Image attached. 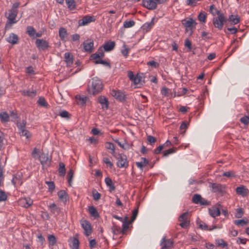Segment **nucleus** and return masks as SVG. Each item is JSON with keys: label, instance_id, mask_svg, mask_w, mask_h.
<instances>
[{"label": "nucleus", "instance_id": "obj_1", "mask_svg": "<svg viewBox=\"0 0 249 249\" xmlns=\"http://www.w3.org/2000/svg\"><path fill=\"white\" fill-rule=\"evenodd\" d=\"M103 84L101 79L98 77H93L91 79V88L89 92L93 95H96L102 91Z\"/></svg>", "mask_w": 249, "mask_h": 249}, {"label": "nucleus", "instance_id": "obj_2", "mask_svg": "<svg viewBox=\"0 0 249 249\" xmlns=\"http://www.w3.org/2000/svg\"><path fill=\"white\" fill-rule=\"evenodd\" d=\"M215 10L216 14L218 16L213 18V24L215 28L221 30L227 20L223 13H221L220 11L217 10L216 9H215Z\"/></svg>", "mask_w": 249, "mask_h": 249}, {"label": "nucleus", "instance_id": "obj_3", "mask_svg": "<svg viewBox=\"0 0 249 249\" xmlns=\"http://www.w3.org/2000/svg\"><path fill=\"white\" fill-rule=\"evenodd\" d=\"M117 159V165L120 168H126L128 166V162L126 156L124 155L119 154L116 156Z\"/></svg>", "mask_w": 249, "mask_h": 249}, {"label": "nucleus", "instance_id": "obj_4", "mask_svg": "<svg viewBox=\"0 0 249 249\" xmlns=\"http://www.w3.org/2000/svg\"><path fill=\"white\" fill-rule=\"evenodd\" d=\"M18 14V11L15 10H11L9 12L8 17V22L6 23L5 28L10 27L12 24L17 22L16 18Z\"/></svg>", "mask_w": 249, "mask_h": 249}, {"label": "nucleus", "instance_id": "obj_5", "mask_svg": "<svg viewBox=\"0 0 249 249\" xmlns=\"http://www.w3.org/2000/svg\"><path fill=\"white\" fill-rule=\"evenodd\" d=\"M188 215L189 213L188 212H185L178 218V221L181 222L179 225L183 228H187L190 224Z\"/></svg>", "mask_w": 249, "mask_h": 249}, {"label": "nucleus", "instance_id": "obj_6", "mask_svg": "<svg viewBox=\"0 0 249 249\" xmlns=\"http://www.w3.org/2000/svg\"><path fill=\"white\" fill-rule=\"evenodd\" d=\"M174 241L172 239H166V237L164 236L161 241L160 245L161 246V249H171L174 246Z\"/></svg>", "mask_w": 249, "mask_h": 249}, {"label": "nucleus", "instance_id": "obj_7", "mask_svg": "<svg viewBox=\"0 0 249 249\" xmlns=\"http://www.w3.org/2000/svg\"><path fill=\"white\" fill-rule=\"evenodd\" d=\"M82 227L84 230V234L88 236L92 232V227L90 223L87 220H83L80 221Z\"/></svg>", "mask_w": 249, "mask_h": 249}, {"label": "nucleus", "instance_id": "obj_8", "mask_svg": "<svg viewBox=\"0 0 249 249\" xmlns=\"http://www.w3.org/2000/svg\"><path fill=\"white\" fill-rule=\"evenodd\" d=\"M36 47L40 50H46L50 47L49 42L43 39H37L36 41Z\"/></svg>", "mask_w": 249, "mask_h": 249}, {"label": "nucleus", "instance_id": "obj_9", "mask_svg": "<svg viewBox=\"0 0 249 249\" xmlns=\"http://www.w3.org/2000/svg\"><path fill=\"white\" fill-rule=\"evenodd\" d=\"M182 24L187 29H189L192 30L196 28V26L197 23L196 21L192 18H190L188 19H184L182 21Z\"/></svg>", "mask_w": 249, "mask_h": 249}, {"label": "nucleus", "instance_id": "obj_10", "mask_svg": "<svg viewBox=\"0 0 249 249\" xmlns=\"http://www.w3.org/2000/svg\"><path fill=\"white\" fill-rule=\"evenodd\" d=\"M95 18L90 16H85L81 19L78 20V25L79 26H85L91 22H94Z\"/></svg>", "mask_w": 249, "mask_h": 249}, {"label": "nucleus", "instance_id": "obj_11", "mask_svg": "<svg viewBox=\"0 0 249 249\" xmlns=\"http://www.w3.org/2000/svg\"><path fill=\"white\" fill-rule=\"evenodd\" d=\"M110 94L116 99L123 102L125 100V95L120 90L112 89L110 91Z\"/></svg>", "mask_w": 249, "mask_h": 249}, {"label": "nucleus", "instance_id": "obj_12", "mask_svg": "<svg viewBox=\"0 0 249 249\" xmlns=\"http://www.w3.org/2000/svg\"><path fill=\"white\" fill-rule=\"evenodd\" d=\"M127 76L135 85H137L140 83L141 77L138 74L134 75L132 71H127Z\"/></svg>", "mask_w": 249, "mask_h": 249}, {"label": "nucleus", "instance_id": "obj_13", "mask_svg": "<svg viewBox=\"0 0 249 249\" xmlns=\"http://www.w3.org/2000/svg\"><path fill=\"white\" fill-rule=\"evenodd\" d=\"M143 6L149 10L155 9L156 7V2L154 0H142Z\"/></svg>", "mask_w": 249, "mask_h": 249}, {"label": "nucleus", "instance_id": "obj_14", "mask_svg": "<svg viewBox=\"0 0 249 249\" xmlns=\"http://www.w3.org/2000/svg\"><path fill=\"white\" fill-rule=\"evenodd\" d=\"M236 193L243 197H246L249 194V190L245 186L241 185L236 188Z\"/></svg>", "mask_w": 249, "mask_h": 249}, {"label": "nucleus", "instance_id": "obj_15", "mask_svg": "<svg viewBox=\"0 0 249 249\" xmlns=\"http://www.w3.org/2000/svg\"><path fill=\"white\" fill-rule=\"evenodd\" d=\"M84 49L85 52L91 53L93 50L94 43L91 40H87L83 42Z\"/></svg>", "mask_w": 249, "mask_h": 249}, {"label": "nucleus", "instance_id": "obj_16", "mask_svg": "<svg viewBox=\"0 0 249 249\" xmlns=\"http://www.w3.org/2000/svg\"><path fill=\"white\" fill-rule=\"evenodd\" d=\"M19 202L20 205H21L22 206L27 208L33 204V201L29 197H25L21 198L19 200Z\"/></svg>", "mask_w": 249, "mask_h": 249}, {"label": "nucleus", "instance_id": "obj_17", "mask_svg": "<svg viewBox=\"0 0 249 249\" xmlns=\"http://www.w3.org/2000/svg\"><path fill=\"white\" fill-rule=\"evenodd\" d=\"M104 51L102 48H100L95 53L90 56V59L96 60L104 57Z\"/></svg>", "mask_w": 249, "mask_h": 249}, {"label": "nucleus", "instance_id": "obj_18", "mask_svg": "<svg viewBox=\"0 0 249 249\" xmlns=\"http://www.w3.org/2000/svg\"><path fill=\"white\" fill-rule=\"evenodd\" d=\"M98 102L101 105L103 108H108V101L107 98L104 96H100L98 97Z\"/></svg>", "mask_w": 249, "mask_h": 249}, {"label": "nucleus", "instance_id": "obj_19", "mask_svg": "<svg viewBox=\"0 0 249 249\" xmlns=\"http://www.w3.org/2000/svg\"><path fill=\"white\" fill-rule=\"evenodd\" d=\"M115 43L114 41H107L103 46L105 51L109 52L113 50L115 47Z\"/></svg>", "mask_w": 249, "mask_h": 249}, {"label": "nucleus", "instance_id": "obj_20", "mask_svg": "<svg viewBox=\"0 0 249 249\" xmlns=\"http://www.w3.org/2000/svg\"><path fill=\"white\" fill-rule=\"evenodd\" d=\"M209 213L210 215L213 217L219 216L220 214V211L219 208L216 207H213L209 209Z\"/></svg>", "mask_w": 249, "mask_h": 249}, {"label": "nucleus", "instance_id": "obj_21", "mask_svg": "<svg viewBox=\"0 0 249 249\" xmlns=\"http://www.w3.org/2000/svg\"><path fill=\"white\" fill-rule=\"evenodd\" d=\"M154 18H153L150 22L143 24L142 27V29L145 32L149 31L154 25Z\"/></svg>", "mask_w": 249, "mask_h": 249}, {"label": "nucleus", "instance_id": "obj_22", "mask_svg": "<svg viewBox=\"0 0 249 249\" xmlns=\"http://www.w3.org/2000/svg\"><path fill=\"white\" fill-rule=\"evenodd\" d=\"M18 36L13 33L10 34L9 37L7 38V41L12 44L18 43Z\"/></svg>", "mask_w": 249, "mask_h": 249}, {"label": "nucleus", "instance_id": "obj_23", "mask_svg": "<svg viewBox=\"0 0 249 249\" xmlns=\"http://www.w3.org/2000/svg\"><path fill=\"white\" fill-rule=\"evenodd\" d=\"M65 61L67 66H70L73 63V56L70 53H65L64 54Z\"/></svg>", "mask_w": 249, "mask_h": 249}, {"label": "nucleus", "instance_id": "obj_24", "mask_svg": "<svg viewBox=\"0 0 249 249\" xmlns=\"http://www.w3.org/2000/svg\"><path fill=\"white\" fill-rule=\"evenodd\" d=\"M21 94L24 96H28L31 98H34L36 94V90L30 91L29 90H24L21 91Z\"/></svg>", "mask_w": 249, "mask_h": 249}, {"label": "nucleus", "instance_id": "obj_25", "mask_svg": "<svg viewBox=\"0 0 249 249\" xmlns=\"http://www.w3.org/2000/svg\"><path fill=\"white\" fill-rule=\"evenodd\" d=\"M49 208L51 212L53 214L58 215L60 212V208L58 207L54 203H52L49 205Z\"/></svg>", "mask_w": 249, "mask_h": 249}, {"label": "nucleus", "instance_id": "obj_26", "mask_svg": "<svg viewBox=\"0 0 249 249\" xmlns=\"http://www.w3.org/2000/svg\"><path fill=\"white\" fill-rule=\"evenodd\" d=\"M213 191L214 192L221 193L223 191L224 187L223 186L218 183H213L211 185Z\"/></svg>", "mask_w": 249, "mask_h": 249}, {"label": "nucleus", "instance_id": "obj_27", "mask_svg": "<svg viewBox=\"0 0 249 249\" xmlns=\"http://www.w3.org/2000/svg\"><path fill=\"white\" fill-rule=\"evenodd\" d=\"M228 20L231 22V24L235 25L240 22V18L237 15H231L229 16Z\"/></svg>", "mask_w": 249, "mask_h": 249}, {"label": "nucleus", "instance_id": "obj_28", "mask_svg": "<svg viewBox=\"0 0 249 249\" xmlns=\"http://www.w3.org/2000/svg\"><path fill=\"white\" fill-rule=\"evenodd\" d=\"M142 161L140 162H137L136 163V165H137V167L140 168L141 170H142L143 167L145 166H146L148 163V160L145 158H141Z\"/></svg>", "mask_w": 249, "mask_h": 249}, {"label": "nucleus", "instance_id": "obj_29", "mask_svg": "<svg viewBox=\"0 0 249 249\" xmlns=\"http://www.w3.org/2000/svg\"><path fill=\"white\" fill-rule=\"evenodd\" d=\"M89 212L91 216L94 218L99 217V214L97 209L93 206H91L89 207Z\"/></svg>", "mask_w": 249, "mask_h": 249}, {"label": "nucleus", "instance_id": "obj_30", "mask_svg": "<svg viewBox=\"0 0 249 249\" xmlns=\"http://www.w3.org/2000/svg\"><path fill=\"white\" fill-rule=\"evenodd\" d=\"M105 181L107 186L109 187V190L110 192H111L115 190V186L110 178L108 177L106 178L105 179Z\"/></svg>", "mask_w": 249, "mask_h": 249}, {"label": "nucleus", "instance_id": "obj_31", "mask_svg": "<svg viewBox=\"0 0 249 249\" xmlns=\"http://www.w3.org/2000/svg\"><path fill=\"white\" fill-rule=\"evenodd\" d=\"M59 198L63 202L65 203L68 200L67 194L64 190H61L57 193Z\"/></svg>", "mask_w": 249, "mask_h": 249}, {"label": "nucleus", "instance_id": "obj_32", "mask_svg": "<svg viewBox=\"0 0 249 249\" xmlns=\"http://www.w3.org/2000/svg\"><path fill=\"white\" fill-rule=\"evenodd\" d=\"M48 159V155L44 153H41L39 157V160L43 165L47 163Z\"/></svg>", "mask_w": 249, "mask_h": 249}, {"label": "nucleus", "instance_id": "obj_33", "mask_svg": "<svg viewBox=\"0 0 249 249\" xmlns=\"http://www.w3.org/2000/svg\"><path fill=\"white\" fill-rule=\"evenodd\" d=\"M38 106L44 107L45 108H49V105L47 103V102L45 100V99L44 97H40L39 98L37 102Z\"/></svg>", "mask_w": 249, "mask_h": 249}, {"label": "nucleus", "instance_id": "obj_34", "mask_svg": "<svg viewBox=\"0 0 249 249\" xmlns=\"http://www.w3.org/2000/svg\"><path fill=\"white\" fill-rule=\"evenodd\" d=\"M75 99L77 104L83 105L87 101V97L84 96H81L80 95H77L75 96Z\"/></svg>", "mask_w": 249, "mask_h": 249}, {"label": "nucleus", "instance_id": "obj_35", "mask_svg": "<svg viewBox=\"0 0 249 249\" xmlns=\"http://www.w3.org/2000/svg\"><path fill=\"white\" fill-rule=\"evenodd\" d=\"M112 232L114 234H119L121 233H123V231L120 226H118L114 223H113V226L111 228Z\"/></svg>", "mask_w": 249, "mask_h": 249}, {"label": "nucleus", "instance_id": "obj_36", "mask_svg": "<svg viewBox=\"0 0 249 249\" xmlns=\"http://www.w3.org/2000/svg\"><path fill=\"white\" fill-rule=\"evenodd\" d=\"M123 225H122V230L123 231V233H124L125 232L127 231L129 227V225L131 223V221L128 220L127 217H125L124 218V220L122 222Z\"/></svg>", "mask_w": 249, "mask_h": 249}, {"label": "nucleus", "instance_id": "obj_37", "mask_svg": "<svg viewBox=\"0 0 249 249\" xmlns=\"http://www.w3.org/2000/svg\"><path fill=\"white\" fill-rule=\"evenodd\" d=\"M59 36L61 40L65 39L68 36V33L66 29L63 27H61L59 30Z\"/></svg>", "mask_w": 249, "mask_h": 249}, {"label": "nucleus", "instance_id": "obj_38", "mask_svg": "<svg viewBox=\"0 0 249 249\" xmlns=\"http://www.w3.org/2000/svg\"><path fill=\"white\" fill-rule=\"evenodd\" d=\"M130 49L125 44H124L123 45L122 49L121 50V52L123 55L125 57L127 58L128 56V53L130 52Z\"/></svg>", "mask_w": 249, "mask_h": 249}, {"label": "nucleus", "instance_id": "obj_39", "mask_svg": "<svg viewBox=\"0 0 249 249\" xmlns=\"http://www.w3.org/2000/svg\"><path fill=\"white\" fill-rule=\"evenodd\" d=\"M0 119L2 123H6L9 120V116L6 112H2L0 113Z\"/></svg>", "mask_w": 249, "mask_h": 249}, {"label": "nucleus", "instance_id": "obj_40", "mask_svg": "<svg viewBox=\"0 0 249 249\" xmlns=\"http://www.w3.org/2000/svg\"><path fill=\"white\" fill-rule=\"evenodd\" d=\"M68 8L71 10H74L76 7L75 1L74 0H65Z\"/></svg>", "mask_w": 249, "mask_h": 249}, {"label": "nucleus", "instance_id": "obj_41", "mask_svg": "<svg viewBox=\"0 0 249 249\" xmlns=\"http://www.w3.org/2000/svg\"><path fill=\"white\" fill-rule=\"evenodd\" d=\"M59 166L58 172L59 175L61 176H64L66 173V168L64 163L63 162H60Z\"/></svg>", "mask_w": 249, "mask_h": 249}, {"label": "nucleus", "instance_id": "obj_42", "mask_svg": "<svg viewBox=\"0 0 249 249\" xmlns=\"http://www.w3.org/2000/svg\"><path fill=\"white\" fill-rule=\"evenodd\" d=\"M216 244L218 247H221L223 248H228V245L225 241L221 239H217L216 240Z\"/></svg>", "mask_w": 249, "mask_h": 249}, {"label": "nucleus", "instance_id": "obj_43", "mask_svg": "<svg viewBox=\"0 0 249 249\" xmlns=\"http://www.w3.org/2000/svg\"><path fill=\"white\" fill-rule=\"evenodd\" d=\"M72 249H78L79 242L77 237H74L71 239Z\"/></svg>", "mask_w": 249, "mask_h": 249}, {"label": "nucleus", "instance_id": "obj_44", "mask_svg": "<svg viewBox=\"0 0 249 249\" xmlns=\"http://www.w3.org/2000/svg\"><path fill=\"white\" fill-rule=\"evenodd\" d=\"M48 240L50 246H53L56 243V239L53 235H49Z\"/></svg>", "mask_w": 249, "mask_h": 249}, {"label": "nucleus", "instance_id": "obj_45", "mask_svg": "<svg viewBox=\"0 0 249 249\" xmlns=\"http://www.w3.org/2000/svg\"><path fill=\"white\" fill-rule=\"evenodd\" d=\"M73 174V170L71 169H70L67 174L68 182L70 186L71 185Z\"/></svg>", "mask_w": 249, "mask_h": 249}, {"label": "nucleus", "instance_id": "obj_46", "mask_svg": "<svg viewBox=\"0 0 249 249\" xmlns=\"http://www.w3.org/2000/svg\"><path fill=\"white\" fill-rule=\"evenodd\" d=\"M199 228L206 231H212L216 228V226H213L212 228H209L208 226L204 222H200L199 224Z\"/></svg>", "mask_w": 249, "mask_h": 249}, {"label": "nucleus", "instance_id": "obj_47", "mask_svg": "<svg viewBox=\"0 0 249 249\" xmlns=\"http://www.w3.org/2000/svg\"><path fill=\"white\" fill-rule=\"evenodd\" d=\"M26 32L30 37H34L36 34V30L33 27L31 26H28Z\"/></svg>", "mask_w": 249, "mask_h": 249}, {"label": "nucleus", "instance_id": "obj_48", "mask_svg": "<svg viewBox=\"0 0 249 249\" xmlns=\"http://www.w3.org/2000/svg\"><path fill=\"white\" fill-rule=\"evenodd\" d=\"M106 147L107 149L110 150H111L110 153L112 155H114V154H115V147H114V144L112 143L109 142H107L106 143Z\"/></svg>", "mask_w": 249, "mask_h": 249}, {"label": "nucleus", "instance_id": "obj_49", "mask_svg": "<svg viewBox=\"0 0 249 249\" xmlns=\"http://www.w3.org/2000/svg\"><path fill=\"white\" fill-rule=\"evenodd\" d=\"M202 196L200 195L199 194H195L192 197V202L196 204H198L200 203V201L201 200Z\"/></svg>", "mask_w": 249, "mask_h": 249}, {"label": "nucleus", "instance_id": "obj_50", "mask_svg": "<svg viewBox=\"0 0 249 249\" xmlns=\"http://www.w3.org/2000/svg\"><path fill=\"white\" fill-rule=\"evenodd\" d=\"M94 63L95 64H101L103 65L104 66H107V67H110V65L109 63L107 61H106L104 60H101V59H97V60L94 61Z\"/></svg>", "mask_w": 249, "mask_h": 249}, {"label": "nucleus", "instance_id": "obj_51", "mask_svg": "<svg viewBox=\"0 0 249 249\" xmlns=\"http://www.w3.org/2000/svg\"><path fill=\"white\" fill-rule=\"evenodd\" d=\"M135 22L133 20H126L124 22L123 26L125 28H130L134 26Z\"/></svg>", "mask_w": 249, "mask_h": 249}, {"label": "nucleus", "instance_id": "obj_52", "mask_svg": "<svg viewBox=\"0 0 249 249\" xmlns=\"http://www.w3.org/2000/svg\"><path fill=\"white\" fill-rule=\"evenodd\" d=\"M26 124V121L25 120H22L21 122H18L17 123V126L18 128L19 131H21L22 129H25Z\"/></svg>", "mask_w": 249, "mask_h": 249}, {"label": "nucleus", "instance_id": "obj_53", "mask_svg": "<svg viewBox=\"0 0 249 249\" xmlns=\"http://www.w3.org/2000/svg\"><path fill=\"white\" fill-rule=\"evenodd\" d=\"M206 19V14L205 12H201L198 16V19L202 22L205 23Z\"/></svg>", "mask_w": 249, "mask_h": 249}, {"label": "nucleus", "instance_id": "obj_54", "mask_svg": "<svg viewBox=\"0 0 249 249\" xmlns=\"http://www.w3.org/2000/svg\"><path fill=\"white\" fill-rule=\"evenodd\" d=\"M7 198V196L3 191H0V202L5 201Z\"/></svg>", "mask_w": 249, "mask_h": 249}, {"label": "nucleus", "instance_id": "obj_55", "mask_svg": "<svg viewBox=\"0 0 249 249\" xmlns=\"http://www.w3.org/2000/svg\"><path fill=\"white\" fill-rule=\"evenodd\" d=\"M234 223L237 226H243L246 224H247V221H245L244 219H239L236 220L234 221Z\"/></svg>", "mask_w": 249, "mask_h": 249}, {"label": "nucleus", "instance_id": "obj_56", "mask_svg": "<svg viewBox=\"0 0 249 249\" xmlns=\"http://www.w3.org/2000/svg\"><path fill=\"white\" fill-rule=\"evenodd\" d=\"M59 115L62 118H64L66 119H68L70 118V114L66 110H62L59 113Z\"/></svg>", "mask_w": 249, "mask_h": 249}, {"label": "nucleus", "instance_id": "obj_57", "mask_svg": "<svg viewBox=\"0 0 249 249\" xmlns=\"http://www.w3.org/2000/svg\"><path fill=\"white\" fill-rule=\"evenodd\" d=\"M93 198L95 200H99L101 197V194L99 193L96 190L92 191Z\"/></svg>", "mask_w": 249, "mask_h": 249}, {"label": "nucleus", "instance_id": "obj_58", "mask_svg": "<svg viewBox=\"0 0 249 249\" xmlns=\"http://www.w3.org/2000/svg\"><path fill=\"white\" fill-rule=\"evenodd\" d=\"M20 133L21 136H25L26 138H29L31 136L30 132L25 129L20 131Z\"/></svg>", "mask_w": 249, "mask_h": 249}, {"label": "nucleus", "instance_id": "obj_59", "mask_svg": "<svg viewBox=\"0 0 249 249\" xmlns=\"http://www.w3.org/2000/svg\"><path fill=\"white\" fill-rule=\"evenodd\" d=\"M138 213V208L135 209L133 210L132 212V215L131 217V221L132 222L134 221L135 219L136 218V217Z\"/></svg>", "mask_w": 249, "mask_h": 249}, {"label": "nucleus", "instance_id": "obj_60", "mask_svg": "<svg viewBox=\"0 0 249 249\" xmlns=\"http://www.w3.org/2000/svg\"><path fill=\"white\" fill-rule=\"evenodd\" d=\"M198 204L203 206H209L210 205V202L208 201L205 198L201 197V200L200 201V203Z\"/></svg>", "mask_w": 249, "mask_h": 249}, {"label": "nucleus", "instance_id": "obj_61", "mask_svg": "<svg viewBox=\"0 0 249 249\" xmlns=\"http://www.w3.org/2000/svg\"><path fill=\"white\" fill-rule=\"evenodd\" d=\"M46 183L48 186L49 189L50 191H52L54 190L55 185L53 181H46Z\"/></svg>", "mask_w": 249, "mask_h": 249}, {"label": "nucleus", "instance_id": "obj_62", "mask_svg": "<svg viewBox=\"0 0 249 249\" xmlns=\"http://www.w3.org/2000/svg\"><path fill=\"white\" fill-rule=\"evenodd\" d=\"M175 152V149H174L173 148L169 149L168 150H165L163 152V156L167 157L169 155L172 154V153H174Z\"/></svg>", "mask_w": 249, "mask_h": 249}, {"label": "nucleus", "instance_id": "obj_63", "mask_svg": "<svg viewBox=\"0 0 249 249\" xmlns=\"http://www.w3.org/2000/svg\"><path fill=\"white\" fill-rule=\"evenodd\" d=\"M243 214V211L242 209L239 208L237 209L236 213H235V217L236 218H240Z\"/></svg>", "mask_w": 249, "mask_h": 249}, {"label": "nucleus", "instance_id": "obj_64", "mask_svg": "<svg viewBox=\"0 0 249 249\" xmlns=\"http://www.w3.org/2000/svg\"><path fill=\"white\" fill-rule=\"evenodd\" d=\"M184 45L188 48L190 51L192 49V43L189 39L187 38L185 40Z\"/></svg>", "mask_w": 249, "mask_h": 249}]
</instances>
